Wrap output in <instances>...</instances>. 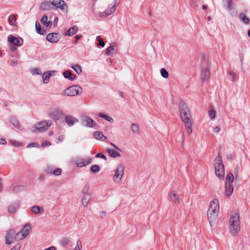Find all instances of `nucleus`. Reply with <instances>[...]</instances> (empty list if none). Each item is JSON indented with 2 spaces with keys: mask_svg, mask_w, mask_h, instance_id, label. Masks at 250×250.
<instances>
[{
  "mask_svg": "<svg viewBox=\"0 0 250 250\" xmlns=\"http://www.w3.org/2000/svg\"><path fill=\"white\" fill-rule=\"evenodd\" d=\"M179 109L181 119L185 124L187 132L190 134L192 132V124L189 108L186 104L184 101H181L179 104Z\"/></svg>",
  "mask_w": 250,
  "mask_h": 250,
  "instance_id": "nucleus-1",
  "label": "nucleus"
},
{
  "mask_svg": "<svg viewBox=\"0 0 250 250\" xmlns=\"http://www.w3.org/2000/svg\"><path fill=\"white\" fill-rule=\"evenodd\" d=\"M219 211V201L217 199H213L210 203L208 210V220L211 226L216 219Z\"/></svg>",
  "mask_w": 250,
  "mask_h": 250,
  "instance_id": "nucleus-2",
  "label": "nucleus"
},
{
  "mask_svg": "<svg viewBox=\"0 0 250 250\" xmlns=\"http://www.w3.org/2000/svg\"><path fill=\"white\" fill-rule=\"evenodd\" d=\"M229 230L233 235H236L240 230V221L237 213L232 215L229 219Z\"/></svg>",
  "mask_w": 250,
  "mask_h": 250,
  "instance_id": "nucleus-3",
  "label": "nucleus"
},
{
  "mask_svg": "<svg viewBox=\"0 0 250 250\" xmlns=\"http://www.w3.org/2000/svg\"><path fill=\"white\" fill-rule=\"evenodd\" d=\"M83 89L81 87L77 85H74L65 89L62 94L66 96H74L81 93Z\"/></svg>",
  "mask_w": 250,
  "mask_h": 250,
  "instance_id": "nucleus-4",
  "label": "nucleus"
},
{
  "mask_svg": "<svg viewBox=\"0 0 250 250\" xmlns=\"http://www.w3.org/2000/svg\"><path fill=\"white\" fill-rule=\"evenodd\" d=\"M52 125V121L50 120L42 121L39 122L35 129L39 132H42L48 129V127Z\"/></svg>",
  "mask_w": 250,
  "mask_h": 250,
  "instance_id": "nucleus-5",
  "label": "nucleus"
},
{
  "mask_svg": "<svg viewBox=\"0 0 250 250\" xmlns=\"http://www.w3.org/2000/svg\"><path fill=\"white\" fill-rule=\"evenodd\" d=\"M53 8H60L63 12H67V5L63 0H53L52 1Z\"/></svg>",
  "mask_w": 250,
  "mask_h": 250,
  "instance_id": "nucleus-6",
  "label": "nucleus"
},
{
  "mask_svg": "<svg viewBox=\"0 0 250 250\" xmlns=\"http://www.w3.org/2000/svg\"><path fill=\"white\" fill-rule=\"evenodd\" d=\"M15 231L13 229H10L6 232L5 236V244L7 245H10L13 244L15 240Z\"/></svg>",
  "mask_w": 250,
  "mask_h": 250,
  "instance_id": "nucleus-7",
  "label": "nucleus"
},
{
  "mask_svg": "<svg viewBox=\"0 0 250 250\" xmlns=\"http://www.w3.org/2000/svg\"><path fill=\"white\" fill-rule=\"evenodd\" d=\"M8 41L10 44L17 46H21L23 43V40L21 38H18L12 35H10L8 36Z\"/></svg>",
  "mask_w": 250,
  "mask_h": 250,
  "instance_id": "nucleus-8",
  "label": "nucleus"
},
{
  "mask_svg": "<svg viewBox=\"0 0 250 250\" xmlns=\"http://www.w3.org/2000/svg\"><path fill=\"white\" fill-rule=\"evenodd\" d=\"M81 122L84 126L87 127H93L96 125V123L90 117L84 116L82 117Z\"/></svg>",
  "mask_w": 250,
  "mask_h": 250,
  "instance_id": "nucleus-9",
  "label": "nucleus"
},
{
  "mask_svg": "<svg viewBox=\"0 0 250 250\" xmlns=\"http://www.w3.org/2000/svg\"><path fill=\"white\" fill-rule=\"evenodd\" d=\"M50 115L55 121L59 120L62 119L63 117H64L65 115L62 111L59 109H54L52 110L50 112Z\"/></svg>",
  "mask_w": 250,
  "mask_h": 250,
  "instance_id": "nucleus-10",
  "label": "nucleus"
},
{
  "mask_svg": "<svg viewBox=\"0 0 250 250\" xmlns=\"http://www.w3.org/2000/svg\"><path fill=\"white\" fill-rule=\"evenodd\" d=\"M61 38V35L59 33H52L47 35L46 39L47 41L51 43L58 42Z\"/></svg>",
  "mask_w": 250,
  "mask_h": 250,
  "instance_id": "nucleus-11",
  "label": "nucleus"
},
{
  "mask_svg": "<svg viewBox=\"0 0 250 250\" xmlns=\"http://www.w3.org/2000/svg\"><path fill=\"white\" fill-rule=\"evenodd\" d=\"M124 167L122 165L119 166L115 171V174L113 177V180L116 181L117 179H119L118 182H119L122 179L124 175Z\"/></svg>",
  "mask_w": 250,
  "mask_h": 250,
  "instance_id": "nucleus-12",
  "label": "nucleus"
},
{
  "mask_svg": "<svg viewBox=\"0 0 250 250\" xmlns=\"http://www.w3.org/2000/svg\"><path fill=\"white\" fill-rule=\"evenodd\" d=\"M64 120L65 123L70 127L73 126L75 123L79 122V120L77 118L72 116H67L65 115H64Z\"/></svg>",
  "mask_w": 250,
  "mask_h": 250,
  "instance_id": "nucleus-13",
  "label": "nucleus"
},
{
  "mask_svg": "<svg viewBox=\"0 0 250 250\" xmlns=\"http://www.w3.org/2000/svg\"><path fill=\"white\" fill-rule=\"evenodd\" d=\"M40 8L42 11H47L53 8L52 2L44 1L40 6Z\"/></svg>",
  "mask_w": 250,
  "mask_h": 250,
  "instance_id": "nucleus-14",
  "label": "nucleus"
},
{
  "mask_svg": "<svg viewBox=\"0 0 250 250\" xmlns=\"http://www.w3.org/2000/svg\"><path fill=\"white\" fill-rule=\"evenodd\" d=\"M233 191L232 184L229 183H225V194L227 196H230Z\"/></svg>",
  "mask_w": 250,
  "mask_h": 250,
  "instance_id": "nucleus-15",
  "label": "nucleus"
},
{
  "mask_svg": "<svg viewBox=\"0 0 250 250\" xmlns=\"http://www.w3.org/2000/svg\"><path fill=\"white\" fill-rule=\"evenodd\" d=\"M209 76V69L207 67L202 70L201 79L202 81H207Z\"/></svg>",
  "mask_w": 250,
  "mask_h": 250,
  "instance_id": "nucleus-16",
  "label": "nucleus"
},
{
  "mask_svg": "<svg viewBox=\"0 0 250 250\" xmlns=\"http://www.w3.org/2000/svg\"><path fill=\"white\" fill-rule=\"evenodd\" d=\"M19 203L15 202L12 204L8 208V211L10 213H14L19 208Z\"/></svg>",
  "mask_w": 250,
  "mask_h": 250,
  "instance_id": "nucleus-17",
  "label": "nucleus"
},
{
  "mask_svg": "<svg viewBox=\"0 0 250 250\" xmlns=\"http://www.w3.org/2000/svg\"><path fill=\"white\" fill-rule=\"evenodd\" d=\"M91 198L90 194L83 195L82 197V203L83 207L87 206Z\"/></svg>",
  "mask_w": 250,
  "mask_h": 250,
  "instance_id": "nucleus-18",
  "label": "nucleus"
},
{
  "mask_svg": "<svg viewBox=\"0 0 250 250\" xmlns=\"http://www.w3.org/2000/svg\"><path fill=\"white\" fill-rule=\"evenodd\" d=\"M106 151L111 157L117 158L121 156L120 153L114 149L107 148Z\"/></svg>",
  "mask_w": 250,
  "mask_h": 250,
  "instance_id": "nucleus-19",
  "label": "nucleus"
},
{
  "mask_svg": "<svg viewBox=\"0 0 250 250\" xmlns=\"http://www.w3.org/2000/svg\"><path fill=\"white\" fill-rule=\"evenodd\" d=\"M63 76L65 78L68 79L70 81H73L76 78L75 75L72 74L70 70L64 71Z\"/></svg>",
  "mask_w": 250,
  "mask_h": 250,
  "instance_id": "nucleus-20",
  "label": "nucleus"
},
{
  "mask_svg": "<svg viewBox=\"0 0 250 250\" xmlns=\"http://www.w3.org/2000/svg\"><path fill=\"white\" fill-rule=\"evenodd\" d=\"M170 199L173 203H175V204H179L180 203L179 195L175 193V191H173L170 193Z\"/></svg>",
  "mask_w": 250,
  "mask_h": 250,
  "instance_id": "nucleus-21",
  "label": "nucleus"
},
{
  "mask_svg": "<svg viewBox=\"0 0 250 250\" xmlns=\"http://www.w3.org/2000/svg\"><path fill=\"white\" fill-rule=\"evenodd\" d=\"M239 18L241 22L247 25L250 23V20L243 13L239 14Z\"/></svg>",
  "mask_w": 250,
  "mask_h": 250,
  "instance_id": "nucleus-22",
  "label": "nucleus"
},
{
  "mask_svg": "<svg viewBox=\"0 0 250 250\" xmlns=\"http://www.w3.org/2000/svg\"><path fill=\"white\" fill-rule=\"evenodd\" d=\"M94 137L95 138L98 140H102L103 141V139L104 138V140H106L107 139V137H105L103 133V132L96 131L94 132L93 134Z\"/></svg>",
  "mask_w": 250,
  "mask_h": 250,
  "instance_id": "nucleus-23",
  "label": "nucleus"
},
{
  "mask_svg": "<svg viewBox=\"0 0 250 250\" xmlns=\"http://www.w3.org/2000/svg\"><path fill=\"white\" fill-rule=\"evenodd\" d=\"M8 21L10 25L13 26L17 25V18L16 15L12 14L10 15L8 18Z\"/></svg>",
  "mask_w": 250,
  "mask_h": 250,
  "instance_id": "nucleus-24",
  "label": "nucleus"
},
{
  "mask_svg": "<svg viewBox=\"0 0 250 250\" xmlns=\"http://www.w3.org/2000/svg\"><path fill=\"white\" fill-rule=\"evenodd\" d=\"M91 161L92 159L90 158H88L84 162L80 161V160H77V166L79 167H82L90 164L91 162Z\"/></svg>",
  "mask_w": 250,
  "mask_h": 250,
  "instance_id": "nucleus-25",
  "label": "nucleus"
},
{
  "mask_svg": "<svg viewBox=\"0 0 250 250\" xmlns=\"http://www.w3.org/2000/svg\"><path fill=\"white\" fill-rule=\"evenodd\" d=\"M35 27L36 30L38 34L41 35H45L46 34L45 30L42 28L38 21L36 22Z\"/></svg>",
  "mask_w": 250,
  "mask_h": 250,
  "instance_id": "nucleus-26",
  "label": "nucleus"
},
{
  "mask_svg": "<svg viewBox=\"0 0 250 250\" xmlns=\"http://www.w3.org/2000/svg\"><path fill=\"white\" fill-rule=\"evenodd\" d=\"M78 27L76 25L73 26L72 27L69 29L66 35L68 36H72L75 34L78 31Z\"/></svg>",
  "mask_w": 250,
  "mask_h": 250,
  "instance_id": "nucleus-27",
  "label": "nucleus"
},
{
  "mask_svg": "<svg viewBox=\"0 0 250 250\" xmlns=\"http://www.w3.org/2000/svg\"><path fill=\"white\" fill-rule=\"evenodd\" d=\"M15 240L18 241L25 238L27 236V234H23V232L21 231L16 233H15Z\"/></svg>",
  "mask_w": 250,
  "mask_h": 250,
  "instance_id": "nucleus-28",
  "label": "nucleus"
},
{
  "mask_svg": "<svg viewBox=\"0 0 250 250\" xmlns=\"http://www.w3.org/2000/svg\"><path fill=\"white\" fill-rule=\"evenodd\" d=\"M117 8L114 5H109L108 8L104 12L105 16H109L113 13Z\"/></svg>",
  "mask_w": 250,
  "mask_h": 250,
  "instance_id": "nucleus-29",
  "label": "nucleus"
},
{
  "mask_svg": "<svg viewBox=\"0 0 250 250\" xmlns=\"http://www.w3.org/2000/svg\"><path fill=\"white\" fill-rule=\"evenodd\" d=\"M25 187L22 185H18L16 186L13 188V193H18L21 191H22L25 190Z\"/></svg>",
  "mask_w": 250,
  "mask_h": 250,
  "instance_id": "nucleus-30",
  "label": "nucleus"
},
{
  "mask_svg": "<svg viewBox=\"0 0 250 250\" xmlns=\"http://www.w3.org/2000/svg\"><path fill=\"white\" fill-rule=\"evenodd\" d=\"M71 67L74 70V71L78 74L80 75L82 72L81 66L79 64H72Z\"/></svg>",
  "mask_w": 250,
  "mask_h": 250,
  "instance_id": "nucleus-31",
  "label": "nucleus"
},
{
  "mask_svg": "<svg viewBox=\"0 0 250 250\" xmlns=\"http://www.w3.org/2000/svg\"><path fill=\"white\" fill-rule=\"evenodd\" d=\"M234 181V175L231 173H229L226 177V183L232 184Z\"/></svg>",
  "mask_w": 250,
  "mask_h": 250,
  "instance_id": "nucleus-32",
  "label": "nucleus"
},
{
  "mask_svg": "<svg viewBox=\"0 0 250 250\" xmlns=\"http://www.w3.org/2000/svg\"><path fill=\"white\" fill-rule=\"evenodd\" d=\"M99 116L103 118L110 123H113L114 122V120L111 117L108 116L105 114H103V113H100L99 114Z\"/></svg>",
  "mask_w": 250,
  "mask_h": 250,
  "instance_id": "nucleus-33",
  "label": "nucleus"
},
{
  "mask_svg": "<svg viewBox=\"0 0 250 250\" xmlns=\"http://www.w3.org/2000/svg\"><path fill=\"white\" fill-rule=\"evenodd\" d=\"M32 211L35 214H37L41 212H43V209L38 206H34L32 208Z\"/></svg>",
  "mask_w": 250,
  "mask_h": 250,
  "instance_id": "nucleus-34",
  "label": "nucleus"
},
{
  "mask_svg": "<svg viewBox=\"0 0 250 250\" xmlns=\"http://www.w3.org/2000/svg\"><path fill=\"white\" fill-rule=\"evenodd\" d=\"M215 174L219 179H222L225 176V170H218V171H215Z\"/></svg>",
  "mask_w": 250,
  "mask_h": 250,
  "instance_id": "nucleus-35",
  "label": "nucleus"
},
{
  "mask_svg": "<svg viewBox=\"0 0 250 250\" xmlns=\"http://www.w3.org/2000/svg\"><path fill=\"white\" fill-rule=\"evenodd\" d=\"M90 171L93 173L98 172L100 170V167L98 165H94L91 166Z\"/></svg>",
  "mask_w": 250,
  "mask_h": 250,
  "instance_id": "nucleus-36",
  "label": "nucleus"
},
{
  "mask_svg": "<svg viewBox=\"0 0 250 250\" xmlns=\"http://www.w3.org/2000/svg\"><path fill=\"white\" fill-rule=\"evenodd\" d=\"M215 171H218V170H225L224 166L223 164L215 163Z\"/></svg>",
  "mask_w": 250,
  "mask_h": 250,
  "instance_id": "nucleus-37",
  "label": "nucleus"
},
{
  "mask_svg": "<svg viewBox=\"0 0 250 250\" xmlns=\"http://www.w3.org/2000/svg\"><path fill=\"white\" fill-rule=\"evenodd\" d=\"M10 122L15 127L17 128H19L20 127V125L17 120L16 118L14 117L11 118L10 119Z\"/></svg>",
  "mask_w": 250,
  "mask_h": 250,
  "instance_id": "nucleus-38",
  "label": "nucleus"
},
{
  "mask_svg": "<svg viewBox=\"0 0 250 250\" xmlns=\"http://www.w3.org/2000/svg\"><path fill=\"white\" fill-rule=\"evenodd\" d=\"M160 73L162 76L164 78H167L168 77V73L165 68H162L160 70Z\"/></svg>",
  "mask_w": 250,
  "mask_h": 250,
  "instance_id": "nucleus-39",
  "label": "nucleus"
},
{
  "mask_svg": "<svg viewBox=\"0 0 250 250\" xmlns=\"http://www.w3.org/2000/svg\"><path fill=\"white\" fill-rule=\"evenodd\" d=\"M227 4V8L229 10H231L233 9V4L232 0H224Z\"/></svg>",
  "mask_w": 250,
  "mask_h": 250,
  "instance_id": "nucleus-40",
  "label": "nucleus"
},
{
  "mask_svg": "<svg viewBox=\"0 0 250 250\" xmlns=\"http://www.w3.org/2000/svg\"><path fill=\"white\" fill-rule=\"evenodd\" d=\"M131 129L133 133H136L139 132V129L138 125L136 124H132L131 125Z\"/></svg>",
  "mask_w": 250,
  "mask_h": 250,
  "instance_id": "nucleus-41",
  "label": "nucleus"
},
{
  "mask_svg": "<svg viewBox=\"0 0 250 250\" xmlns=\"http://www.w3.org/2000/svg\"><path fill=\"white\" fill-rule=\"evenodd\" d=\"M42 78L43 83L46 84L48 83L50 78L47 75V72H44L42 74Z\"/></svg>",
  "mask_w": 250,
  "mask_h": 250,
  "instance_id": "nucleus-42",
  "label": "nucleus"
},
{
  "mask_svg": "<svg viewBox=\"0 0 250 250\" xmlns=\"http://www.w3.org/2000/svg\"><path fill=\"white\" fill-rule=\"evenodd\" d=\"M89 186L88 185H86L83 188L82 190V193L83 194V195H86V194H90L89 193H88V191H89Z\"/></svg>",
  "mask_w": 250,
  "mask_h": 250,
  "instance_id": "nucleus-43",
  "label": "nucleus"
},
{
  "mask_svg": "<svg viewBox=\"0 0 250 250\" xmlns=\"http://www.w3.org/2000/svg\"><path fill=\"white\" fill-rule=\"evenodd\" d=\"M96 40L99 42V45L103 47L104 46V42L103 41L100 36H98L97 37Z\"/></svg>",
  "mask_w": 250,
  "mask_h": 250,
  "instance_id": "nucleus-44",
  "label": "nucleus"
},
{
  "mask_svg": "<svg viewBox=\"0 0 250 250\" xmlns=\"http://www.w3.org/2000/svg\"><path fill=\"white\" fill-rule=\"evenodd\" d=\"M24 232L23 234H27V235L28 234L29 231L30 229V225L29 224H26L24 227Z\"/></svg>",
  "mask_w": 250,
  "mask_h": 250,
  "instance_id": "nucleus-45",
  "label": "nucleus"
},
{
  "mask_svg": "<svg viewBox=\"0 0 250 250\" xmlns=\"http://www.w3.org/2000/svg\"><path fill=\"white\" fill-rule=\"evenodd\" d=\"M31 72L32 74H35V75H41L42 74L41 70L40 68H34L32 71Z\"/></svg>",
  "mask_w": 250,
  "mask_h": 250,
  "instance_id": "nucleus-46",
  "label": "nucleus"
},
{
  "mask_svg": "<svg viewBox=\"0 0 250 250\" xmlns=\"http://www.w3.org/2000/svg\"><path fill=\"white\" fill-rule=\"evenodd\" d=\"M114 50V45H110L106 49V54L107 55H110L111 52Z\"/></svg>",
  "mask_w": 250,
  "mask_h": 250,
  "instance_id": "nucleus-47",
  "label": "nucleus"
},
{
  "mask_svg": "<svg viewBox=\"0 0 250 250\" xmlns=\"http://www.w3.org/2000/svg\"><path fill=\"white\" fill-rule=\"evenodd\" d=\"M62 169L60 168H57L53 171V174L55 176H59L62 173Z\"/></svg>",
  "mask_w": 250,
  "mask_h": 250,
  "instance_id": "nucleus-48",
  "label": "nucleus"
},
{
  "mask_svg": "<svg viewBox=\"0 0 250 250\" xmlns=\"http://www.w3.org/2000/svg\"><path fill=\"white\" fill-rule=\"evenodd\" d=\"M10 144L15 146H21V143L19 142H17L14 140H10L9 141Z\"/></svg>",
  "mask_w": 250,
  "mask_h": 250,
  "instance_id": "nucleus-49",
  "label": "nucleus"
},
{
  "mask_svg": "<svg viewBox=\"0 0 250 250\" xmlns=\"http://www.w3.org/2000/svg\"><path fill=\"white\" fill-rule=\"evenodd\" d=\"M21 247V243H18L17 244H16L10 250H20Z\"/></svg>",
  "mask_w": 250,
  "mask_h": 250,
  "instance_id": "nucleus-50",
  "label": "nucleus"
},
{
  "mask_svg": "<svg viewBox=\"0 0 250 250\" xmlns=\"http://www.w3.org/2000/svg\"><path fill=\"white\" fill-rule=\"evenodd\" d=\"M209 116L211 119L213 120L215 117V110L211 109L209 112Z\"/></svg>",
  "mask_w": 250,
  "mask_h": 250,
  "instance_id": "nucleus-51",
  "label": "nucleus"
},
{
  "mask_svg": "<svg viewBox=\"0 0 250 250\" xmlns=\"http://www.w3.org/2000/svg\"><path fill=\"white\" fill-rule=\"evenodd\" d=\"M69 243V240L67 238H64L61 241V244L63 246L67 245Z\"/></svg>",
  "mask_w": 250,
  "mask_h": 250,
  "instance_id": "nucleus-52",
  "label": "nucleus"
},
{
  "mask_svg": "<svg viewBox=\"0 0 250 250\" xmlns=\"http://www.w3.org/2000/svg\"><path fill=\"white\" fill-rule=\"evenodd\" d=\"M215 163L223 164L222 157L219 155H218L217 156V157L215 158Z\"/></svg>",
  "mask_w": 250,
  "mask_h": 250,
  "instance_id": "nucleus-53",
  "label": "nucleus"
},
{
  "mask_svg": "<svg viewBox=\"0 0 250 250\" xmlns=\"http://www.w3.org/2000/svg\"><path fill=\"white\" fill-rule=\"evenodd\" d=\"M95 157L96 158H101L104 159L105 161L107 160L106 157L104 154H103L102 153H97Z\"/></svg>",
  "mask_w": 250,
  "mask_h": 250,
  "instance_id": "nucleus-54",
  "label": "nucleus"
},
{
  "mask_svg": "<svg viewBox=\"0 0 250 250\" xmlns=\"http://www.w3.org/2000/svg\"><path fill=\"white\" fill-rule=\"evenodd\" d=\"M229 75L231 77V81L234 82L235 81V75L233 71H230L229 72Z\"/></svg>",
  "mask_w": 250,
  "mask_h": 250,
  "instance_id": "nucleus-55",
  "label": "nucleus"
},
{
  "mask_svg": "<svg viewBox=\"0 0 250 250\" xmlns=\"http://www.w3.org/2000/svg\"><path fill=\"white\" fill-rule=\"evenodd\" d=\"M47 17L46 15H44L42 16V19H41V22L43 24V25L45 24V23L47 21Z\"/></svg>",
  "mask_w": 250,
  "mask_h": 250,
  "instance_id": "nucleus-56",
  "label": "nucleus"
},
{
  "mask_svg": "<svg viewBox=\"0 0 250 250\" xmlns=\"http://www.w3.org/2000/svg\"><path fill=\"white\" fill-rule=\"evenodd\" d=\"M53 170L51 167H47L45 170V172L47 174H53Z\"/></svg>",
  "mask_w": 250,
  "mask_h": 250,
  "instance_id": "nucleus-57",
  "label": "nucleus"
},
{
  "mask_svg": "<svg viewBox=\"0 0 250 250\" xmlns=\"http://www.w3.org/2000/svg\"><path fill=\"white\" fill-rule=\"evenodd\" d=\"M238 173H239V168H238V166H237V167L235 168V169L234 170V173L235 174L236 179L237 178Z\"/></svg>",
  "mask_w": 250,
  "mask_h": 250,
  "instance_id": "nucleus-58",
  "label": "nucleus"
},
{
  "mask_svg": "<svg viewBox=\"0 0 250 250\" xmlns=\"http://www.w3.org/2000/svg\"><path fill=\"white\" fill-rule=\"evenodd\" d=\"M51 145V143L47 141H45L42 142V147H44L46 146H50Z\"/></svg>",
  "mask_w": 250,
  "mask_h": 250,
  "instance_id": "nucleus-59",
  "label": "nucleus"
},
{
  "mask_svg": "<svg viewBox=\"0 0 250 250\" xmlns=\"http://www.w3.org/2000/svg\"><path fill=\"white\" fill-rule=\"evenodd\" d=\"M52 22L51 21H47L45 24L44 25H45L46 26V28H50L52 26Z\"/></svg>",
  "mask_w": 250,
  "mask_h": 250,
  "instance_id": "nucleus-60",
  "label": "nucleus"
},
{
  "mask_svg": "<svg viewBox=\"0 0 250 250\" xmlns=\"http://www.w3.org/2000/svg\"><path fill=\"white\" fill-rule=\"evenodd\" d=\"M38 146H39V144L35 143H31L30 145H29L27 146V147H34V146L38 147Z\"/></svg>",
  "mask_w": 250,
  "mask_h": 250,
  "instance_id": "nucleus-61",
  "label": "nucleus"
},
{
  "mask_svg": "<svg viewBox=\"0 0 250 250\" xmlns=\"http://www.w3.org/2000/svg\"><path fill=\"white\" fill-rule=\"evenodd\" d=\"M121 0H114V5L116 7H118L119 3H120Z\"/></svg>",
  "mask_w": 250,
  "mask_h": 250,
  "instance_id": "nucleus-62",
  "label": "nucleus"
},
{
  "mask_svg": "<svg viewBox=\"0 0 250 250\" xmlns=\"http://www.w3.org/2000/svg\"><path fill=\"white\" fill-rule=\"evenodd\" d=\"M220 128L218 126H216L213 129V131L215 133H218L220 131Z\"/></svg>",
  "mask_w": 250,
  "mask_h": 250,
  "instance_id": "nucleus-63",
  "label": "nucleus"
},
{
  "mask_svg": "<svg viewBox=\"0 0 250 250\" xmlns=\"http://www.w3.org/2000/svg\"><path fill=\"white\" fill-rule=\"evenodd\" d=\"M6 144V141L4 139H0V144L1 145H5Z\"/></svg>",
  "mask_w": 250,
  "mask_h": 250,
  "instance_id": "nucleus-64",
  "label": "nucleus"
}]
</instances>
